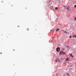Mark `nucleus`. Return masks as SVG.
<instances>
[{"label": "nucleus", "mask_w": 76, "mask_h": 76, "mask_svg": "<svg viewBox=\"0 0 76 76\" xmlns=\"http://www.w3.org/2000/svg\"><path fill=\"white\" fill-rule=\"evenodd\" d=\"M60 54H65V53L63 51H61L60 52Z\"/></svg>", "instance_id": "f257e3e1"}, {"label": "nucleus", "mask_w": 76, "mask_h": 76, "mask_svg": "<svg viewBox=\"0 0 76 76\" xmlns=\"http://www.w3.org/2000/svg\"><path fill=\"white\" fill-rule=\"evenodd\" d=\"M60 48H56V51H58V52H59V51H60Z\"/></svg>", "instance_id": "f03ea898"}, {"label": "nucleus", "mask_w": 76, "mask_h": 76, "mask_svg": "<svg viewBox=\"0 0 76 76\" xmlns=\"http://www.w3.org/2000/svg\"><path fill=\"white\" fill-rule=\"evenodd\" d=\"M66 61H69V58H66Z\"/></svg>", "instance_id": "7ed1b4c3"}, {"label": "nucleus", "mask_w": 76, "mask_h": 76, "mask_svg": "<svg viewBox=\"0 0 76 76\" xmlns=\"http://www.w3.org/2000/svg\"><path fill=\"white\" fill-rule=\"evenodd\" d=\"M70 56L72 57H73V56H72V54H70Z\"/></svg>", "instance_id": "20e7f679"}, {"label": "nucleus", "mask_w": 76, "mask_h": 76, "mask_svg": "<svg viewBox=\"0 0 76 76\" xmlns=\"http://www.w3.org/2000/svg\"><path fill=\"white\" fill-rule=\"evenodd\" d=\"M56 31H59V29L58 28L57 29Z\"/></svg>", "instance_id": "39448f33"}, {"label": "nucleus", "mask_w": 76, "mask_h": 76, "mask_svg": "<svg viewBox=\"0 0 76 76\" xmlns=\"http://www.w3.org/2000/svg\"><path fill=\"white\" fill-rule=\"evenodd\" d=\"M57 9H58L57 7H56L55 8V10H57Z\"/></svg>", "instance_id": "423d86ee"}, {"label": "nucleus", "mask_w": 76, "mask_h": 76, "mask_svg": "<svg viewBox=\"0 0 76 76\" xmlns=\"http://www.w3.org/2000/svg\"><path fill=\"white\" fill-rule=\"evenodd\" d=\"M50 0H49L48 1V3H50Z\"/></svg>", "instance_id": "0eeeda50"}, {"label": "nucleus", "mask_w": 76, "mask_h": 76, "mask_svg": "<svg viewBox=\"0 0 76 76\" xmlns=\"http://www.w3.org/2000/svg\"><path fill=\"white\" fill-rule=\"evenodd\" d=\"M67 10H69V8L68 7H67Z\"/></svg>", "instance_id": "6e6552de"}, {"label": "nucleus", "mask_w": 76, "mask_h": 76, "mask_svg": "<svg viewBox=\"0 0 76 76\" xmlns=\"http://www.w3.org/2000/svg\"><path fill=\"white\" fill-rule=\"evenodd\" d=\"M56 62H58V60L57 59L56 60Z\"/></svg>", "instance_id": "1a4fd4ad"}, {"label": "nucleus", "mask_w": 76, "mask_h": 76, "mask_svg": "<svg viewBox=\"0 0 76 76\" xmlns=\"http://www.w3.org/2000/svg\"><path fill=\"white\" fill-rule=\"evenodd\" d=\"M74 37H75V38H76V35H75L74 36Z\"/></svg>", "instance_id": "9d476101"}, {"label": "nucleus", "mask_w": 76, "mask_h": 76, "mask_svg": "<svg viewBox=\"0 0 76 76\" xmlns=\"http://www.w3.org/2000/svg\"><path fill=\"white\" fill-rule=\"evenodd\" d=\"M65 33H66V34H67V33H68V32H66V31H65Z\"/></svg>", "instance_id": "9b49d317"}, {"label": "nucleus", "mask_w": 76, "mask_h": 76, "mask_svg": "<svg viewBox=\"0 0 76 76\" xmlns=\"http://www.w3.org/2000/svg\"><path fill=\"white\" fill-rule=\"evenodd\" d=\"M76 18L75 17V19H74V20L76 21Z\"/></svg>", "instance_id": "f8f14e48"}, {"label": "nucleus", "mask_w": 76, "mask_h": 76, "mask_svg": "<svg viewBox=\"0 0 76 76\" xmlns=\"http://www.w3.org/2000/svg\"><path fill=\"white\" fill-rule=\"evenodd\" d=\"M74 7H76V5H75L74 6Z\"/></svg>", "instance_id": "ddd939ff"}, {"label": "nucleus", "mask_w": 76, "mask_h": 76, "mask_svg": "<svg viewBox=\"0 0 76 76\" xmlns=\"http://www.w3.org/2000/svg\"><path fill=\"white\" fill-rule=\"evenodd\" d=\"M27 31H29V28H27Z\"/></svg>", "instance_id": "4468645a"}, {"label": "nucleus", "mask_w": 76, "mask_h": 76, "mask_svg": "<svg viewBox=\"0 0 76 76\" xmlns=\"http://www.w3.org/2000/svg\"><path fill=\"white\" fill-rule=\"evenodd\" d=\"M69 38H72V36H69Z\"/></svg>", "instance_id": "2eb2a0df"}, {"label": "nucleus", "mask_w": 76, "mask_h": 76, "mask_svg": "<svg viewBox=\"0 0 76 76\" xmlns=\"http://www.w3.org/2000/svg\"><path fill=\"white\" fill-rule=\"evenodd\" d=\"M67 75L68 76V75H69V73H67Z\"/></svg>", "instance_id": "dca6fc26"}, {"label": "nucleus", "mask_w": 76, "mask_h": 76, "mask_svg": "<svg viewBox=\"0 0 76 76\" xmlns=\"http://www.w3.org/2000/svg\"><path fill=\"white\" fill-rule=\"evenodd\" d=\"M13 51H15V49H13Z\"/></svg>", "instance_id": "f3484780"}, {"label": "nucleus", "mask_w": 76, "mask_h": 76, "mask_svg": "<svg viewBox=\"0 0 76 76\" xmlns=\"http://www.w3.org/2000/svg\"><path fill=\"white\" fill-rule=\"evenodd\" d=\"M0 54H2V53L1 52V53H0Z\"/></svg>", "instance_id": "a211bd4d"}, {"label": "nucleus", "mask_w": 76, "mask_h": 76, "mask_svg": "<svg viewBox=\"0 0 76 76\" xmlns=\"http://www.w3.org/2000/svg\"><path fill=\"white\" fill-rule=\"evenodd\" d=\"M18 26V27H19V26Z\"/></svg>", "instance_id": "6ab92c4d"}, {"label": "nucleus", "mask_w": 76, "mask_h": 76, "mask_svg": "<svg viewBox=\"0 0 76 76\" xmlns=\"http://www.w3.org/2000/svg\"><path fill=\"white\" fill-rule=\"evenodd\" d=\"M2 2H3V1H2Z\"/></svg>", "instance_id": "aec40b11"}, {"label": "nucleus", "mask_w": 76, "mask_h": 76, "mask_svg": "<svg viewBox=\"0 0 76 76\" xmlns=\"http://www.w3.org/2000/svg\"><path fill=\"white\" fill-rule=\"evenodd\" d=\"M69 47L68 46H67V47Z\"/></svg>", "instance_id": "412c9836"}]
</instances>
